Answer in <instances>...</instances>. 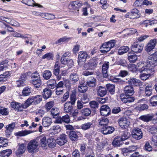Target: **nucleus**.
<instances>
[{"label": "nucleus", "instance_id": "1a4fd4ad", "mask_svg": "<svg viewBox=\"0 0 157 157\" xmlns=\"http://www.w3.org/2000/svg\"><path fill=\"white\" fill-rule=\"evenodd\" d=\"M139 12V11L137 9L135 8L132 10L131 12L127 13L126 17L131 19L138 18L140 17Z\"/></svg>", "mask_w": 157, "mask_h": 157}, {"label": "nucleus", "instance_id": "423d86ee", "mask_svg": "<svg viewBox=\"0 0 157 157\" xmlns=\"http://www.w3.org/2000/svg\"><path fill=\"white\" fill-rule=\"evenodd\" d=\"M27 149L29 153L37 152L39 150L38 143L36 140H31L28 144Z\"/></svg>", "mask_w": 157, "mask_h": 157}, {"label": "nucleus", "instance_id": "a18cd8bd", "mask_svg": "<svg viewBox=\"0 0 157 157\" xmlns=\"http://www.w3.org/2000/svg\"><path fill=\"white\" fill-rule=\"evenodd\" d=\"M47 84L49 87L53 89L56 86V81L55 79H51L48 81Z\"/></svg>", "mask_w": 157, "mask_h": 157}, {"label": "nucleus", "instance_id": "412c9836", "mask_svg": "<svg viewBox=\"0 0 157 157\" xmlns=\"http://www.w3.org/2000/svg\"><path fill=\"white\" fill-rule=\"evenodd\" d=\"M80 134V132H76L74 131H72L69 132V137L72 141H76L78 140V135Z\"/></svg>", "mask_w": 157, "mask_h": 157}, {"label": "nucleus", "instance_id": "b1692460", "mask_svg": "<svg viewBox=\"0 0 157 157\" xmlns=\"http://www.w3.org/2000/svg\"><path fill=\"white\" fill-rule=\"evenodd\" d=\"M43 93L44 98L45 99H47L51 97L52 92L50 89L46 88L44 89Z\"/></svg>", "mask_w": 157, "mask_h": 157}, {"label": "nucleus", "instance_id": "f257e3e1", "mask_svg": "<svg viewBox=\"0 0 157 157\" xmlns=\"http://www.w3.org/2000/svg\"><path fill=\"white\" fill-rule=\"evenodd\" d=\"M125 94H122L120 95L121 101L124 103H131L135 100V98L131 96L134 94L133 87L131 86H127L124 88Z\"/></svg>", "mask_w": 157, "mask_h": 157}, {"label": "nucleus", "instance_id": "e433bc0d", "mask_svg": "<svg viewBox=\"0 0 157 157\" xmlns=\"http://www.w3.org/2000/svg\"><path fill=\"white\" fill-rule=\"evenodd\" d=\"M12 153V151L11 149H6L0 152V156L1 157H8Z\"/></svg>", "mask_w": 157, "mask_h": 157}, {"label": "nucleus", "instance_id": "69168bd1", "mask_svg": "<svg viewBox=\"0 0 157 157\" xmlns=\"http://www.w3.org/2000/svg\"><path fill=\"white\" fill-rule=\"evenodd\" d=\"M151 76V74L150 73H144L141 74L140 75V78L141 79L143 80H145L147 79L149 77Z\"/></svg>", "mask_w": 157, "mask_h": 157}, {"label": "nucleus", "instance_id": "58836bf2", "mask_svg": "<svg viewBox=\"0 0 157 157\" xmlns=\"http://www.w3.org/2000/svg\"><path fill=\"white\" fill-rule=\"evenodd\" d=\"M98 93L99 95L102 97L106 95L107 91L105 88L100 86L98 87Z\"/></svg>", "mask_w": 157, "mask_h": 157}, {"label": "nucleus", "instance_id": "5fc2aeb1", "mask_svg": "<svg viewBox=\"0 0 157 157\" xmlns=\"http://www.w3.org/2000/svg\"><path fill=\"white\" fill-rule=\"evenodd\" d=\"M34 98V105H36L39 103L42 100V97L41 95H37L33 96Z\"/></svg>", "mask_w": 157, "mask_h": 157}, {"label": "nucleus", "instance_id": "052dcab7", "mask_svg": "<svg viewBox=\"0 0 157 157\" xmlns=\"http://www.w3.org/2000/svg\"><path fill=\"white\" fill-rule=\"evenodd\" d=\"M53 58V54L51 53H47L42 57L43 59H47L48 60H52Z\"/></svg>", "mask_w": 157, "mask_h": 157}, {"label": "nucleus", "instance_id": "9b49d317", "mask_svg": "<svg viewBox=\"0 0 157 157\" xmlns=\"http://www.w3.org/2000/svg\"><path fill=\"white\" fill-rule=\"evenodd\" d=\"M100 112L101 115L104 116H108L111 113V109L107 105H103L100 108Z\"/></svg>", "mask_w": 157, "mask_h": 157}, {"label": "nucleus", "instance_id": "603ef678", "mask_svg": "<svg viewBox=\"0 0 157 157\" xmlns=\"http://www.w3.org/2000/svg\"><path fill=\"white\" fill-rule=\"evenodd\" d=\"M10 75L9 72H6L3 73V74L1 75H0V82H4L7 79V78Z\"/></svg>", "mask_w": 157, "mask_h": 157}, {"label": "nucleus", "instance_id": "393cba45", "mask_svg": "<svg viewBox=\"0 0 157 157\" xmlns=\"http://www.w3.org/2000/svg\"><path fill=\"white\" fill-rule=\"evenodd\" d=\"M73 105L70 101H67L64 105V110L66 113H71L73 109Z\"/></svg>", "mask_w": 157, "mask_h": 157}, {"label": "nucleus", "instance_id": "3c124183", "mask_svg": "<svg viewBox=\"0 0 157 157\" xmlns=\"http://www.w3.org/2000/svg\"><path fill=\"white\" fill-rule=\"evenodd\" d=\"M145 93L146 96L149 97L151 96L152 94V87L150 86H147L145 88Z\"/></svg>", "mask_w": 157, "mask_h": 157}, {"label": "nucleus", "instance_id": "dca6fc26", "mask_svg": "<svg viewBox=\"0 0 157 157\" xmlns=\"http://www.w3.org/2000/svg\"><path fill=\"white\" fill-rule=\"evenodd\" d=\"M10 105L12 108H13L17 111H22L23 109H25L23 104L16 102H12L10 103Z\"/></svg>", "mask_w": 157, "mask_h": 157}, {"label": "nucleus", "instance_id": "37998d69", "mask_svg": "<svg viewBox=\"0 0 157 157\" xmlns=\"http://www.w3.org/2000/svg\"><path fill=\"white\" fill-rule=\"evenodd\" d=\"M41 17L47 19L53 20L55 18L54 15L51 13H42Z\"/></svg>", "mask_w": 157, "mask_h": 157}, {"label": "nucleus", "instance_id": "c03bdc74", "mask_svg": "<svg viewBox=\"0 0 157 157\" xmlns=\"http://www.w3.org/2000/svg\"><path fill=\"white\" fill-rule=\"evenodd\" d=\"M59 112L58 109L56 108H52L51 110V114L54 118H56L59 116Z\"/></svg>", "mask_w": 157, "mask_h": 157}, {"label": "nucleus", "instance_id": "bf43d9fd", "mask_svg": "<svg viewBox=\"0 0 157 157\" xmlns=\"http://www.w3.org/2000/svg\"><path fill=\"white\" fill-rule=\"evenodd\" d=\"M130 135V133L128 132H124L121 134V138L123 141L124 140L129 137Z\"/></svg>", "mask_w": 157, "mask_h": 157}, {"label": "nucleus", "instance_id": "338daca9", "mask_svg": "<svg viewBox=\"0 0 157 157\" xmlns=\"http://www.w3.org/2000/svg\"><path fill=\"white\" fill-rule=\"evenodd\" d=\"M123 31H125L126 33H127V35L129 34H132L135 33L137 32V30L134 29L129 28L123 30Z\"/></svg>", "mask_w": 157, "mask_h": 157}, {"label": "nucleus", "instance_id": "a211bd4d", "mask_svg": "<svg viewBox=\"0 0 157 157\" xmlns=\"http://www.w3.org/2000/svg\"><path fill=\"white\" fill-rule=\"evenodd\" d=\"M128 82L129 84L136 86L141 87L143 84L140 80L135 78H130Z\"/></svg>", "mask_w": 157, "mask_h": 157}, {"label": "nucleus", "instance_id": "c85d7f7f", "mask_svg": "<svg viewBox=\"0 0 157 157\" xmlns=\"http://www.w3.org/2000/svg\"><path fill=\"white\" fill-rule=\"evenodd\" d=\"M95 79L93 77L89 78L86 82V85L90 87H94L95 86Z\"/></svg>", "mask_w": 157, "mask_h": 157}, {"label": "nucleus", "instance_id": "864d4df0", "mask_svg": "<svg viewBox=\"0 0 157 157\" xmlns=\"http://www.w3.org/2000/svg\"><path fill=\"white\" fill-rule=\"evenodd\" d=\"M40 142L42 147L46 148L47 147V139L45 137H40Z\"/></svg>", "mask_w": 157, "mask_h": 157}, {"label": "nucleus", "instance_id": "473e14b6", "mask_svg": "<svg viewBox=\"0 0 157 157\" xmlns=\"http://www.w3.org/2000/svg\"><path fill=\"white\" fill-rule=\"evenodd\" d=\"M33 132L30 130H25L24 131H21L16 132L15 135L17 136H23L29 134Z\"/></svg>", "mask_w": 157, "mask_h": 157}, {"label": "nucleus", "instance_id": "79ce46f5", "mask_svg": "<svg viewBox=\"0 0 157 157\" xmlns=\"http://www.w3.org/2000/svg\"><path fill=\"white\" fill-rule=\"evenodd\" d=\"M129 50V48L127 46L121 47L118 50V53L119 55H122L126 53Z\"/></svg>", "mask_w": 157, "mask_h": 157}, {"label": "nucleus", "instance_id": "de8ad7c7", "mask_svg": "<svg viewBox=\"0 0 157 157\" xmlns=\"http://www.w3.org/2000/svg\"><path fill=\"white\" fill-rule=\"evenodd\" d=\"M87 89V87L84 84H80L78 87V91L81 93L85 92Z\"/></svg>", "mask_w": 157, "mask_h": 157}, {"label": "nucleus", "instance_id": "a878e982", "mask_svg": "<svg viewBox=\"0 0 157 157\" xmlns=\"http://www.w3.org/2000/svg\"><path fill=\"white\" fill-rule=\"evenodd\" d=\"M153 117V116L150 114L141 116L139 119L144 122H148L151 121Z\"/></svg>", "mask_w": 157, "mask_h": 157}, {"label": "nucleus", "instance_id": "f704fd0d", "mask_svg": "<svg viewBox=\"0 0 157 157\" xmlns=\"http://www.w3.org/2000/svg\"><path fill=\"white\" fill-rule=\"evenodd\" d=\"M123 141L120 137L117 138L116 137L113 140L112 144L114 146H119L122 144Z\"/></svg>", "mask_w": 157, "mask_h": 157}, {"label": "nucleus", "instance_id": "aec40b11", "mask_svg": "<svg viewBox=\"0 0 157 157\" xmlns=\"http://www.w3.org/2000/svg\"><path fill=\"white\" fill-rule=\"evenodd\" d=\"M15 126V124L14 123H12L9 124L6 127L5 131L6 135L7 137L9 136L11 134V132L13 131Z\"/></svg>", "mask_w": 157, "mask_h": 157}, {"label": "nucleus", "instance_id": "4c0bfd02", "mask_svg": "<svg viewBox=\"0 0 157 157\" xmlns=\"http://www.w3.org/2000/svg\"><path fill=\"white\" fill-rule=\"evenodd\" d=\"M98 122L100 125L104 127L105 126L108 125L109 121L107 118L101 117L99 119Z\"/></svg>", "mask_w": 157, "mask_h": 157}, {"label": "nucleus", "instance_id": "2f4dec72", "mask_svg": "<svg viewBox=\"0 0 157 157\" xmlns=\"http://www.w3.org/2000/svg\"><path fill=\"white\" fill-rule=\"evenodd\" d=\"M33 103L34 104V98L33 96L30 97L26 100L25 102L23 104V107L25 109Z\"/></svg>", "mask_w": 157, "mask_h": 157}, {"label": "nucleus", "instance_id": "4468645a", "mask_svg": "<svg viewBox=\"0 0 157 157\" xmlns=\"http://www.w3.org/2000/svg\"><path fill=\"white\" fill-rule=\"evenodd\" d=\"M118 122L121 128H126L129 126V122L125 117L120 118L118 119Z\"/></svg>", "mask_w": 157, "mask_h": 157}, {"label": "nucleus", "instance_id": "6ab92c4d", "mask_svg": "<svg viewBox=\"0 0 157 157\" xmlns=\"http://www.w3.org/2000/svg\"><path fill=\"white\" fill-rule=\"evenodd\" d=\"M67 141V136L65 134H62L57 139L56 142L59 145L62 146L64 145Z\"/></svg>", "mask_w": 157, "mask_h": 157}, {"label": "nucleus", "instance_id": "774afa93", "mask_svg": "<svg viewBox=\"0 0 157 157\" xmlns=\"http://www.w3.org/2000/svg\"><path fill=\"white\" fill-rule=\"evenodd\" d=\"M9 110L7 108L0 109V114L3 116H6L9 114Z\"/></svg>", "mask_w": 157, "mask_h": 157}, {"label": "nucleus", "instance_id": "6e6d98bb", "mask_svg": "<svg viewBox=\"0 0 157 157\" xmlns=\"http://www.w3.org/2000/svg\"><path fill=\"white\" fill-rule=\"evenodd\" d=\"M150 102L153 106H155L157 105V95L152 96L150 100Z\"/></svg>", "mask_w": 157, "mask_h": 157}, {"label": "nucleus", "instance_id": "0e129e2a", "mask_svg": "<svg viewBox=\"0 0 157 157\" xmlns=\"http://www.w3.org/2000/svg\"><path fill=\"white\" fill-rule=\"evenodd\" d=\"M54 102L53 101H52L47 102L45 105V107L47 111H49L54 106Z\"/></svg>", "mask_w": 157, "mask_h": 157}, {"label": "nucleus", "instance_id": "bb28decb", "mask_svg": "<svg viewBox=\"0 0 157 157\" xmlns=\"http://www.w3.org/2000/svg\"><path fill=\"white\" fill-rule=\"evenodd\" d=\"M21 2L29 6H38L40 8L42 7L41 5H38L37 4L34 3L33 0H22Z\"/></svg>", "mask_w": 157, "mask_h": 157}, {"label": "nucleus", "instance_id": "5701e85b", "mask_svg": "<svg viewBox=\"0 0 157 157\" xmlns=\"http://www.w3.org/2000/svg\"><path fill=\"white\" fill-rule=\"evenodd\" d=\"M60 127L58 125H55L49 130L50 133L52 134H56L60 132Z\"/></svg>", "mask_w": 157, "mask_h": 157}, {"label": "nucleus", "instance_id": "f8f14e48", "mask_svg": "<svg viewBox=\"0 0 157 157\" xmlns=\"http://www.w3.org/2000/svg\"><path fill=\"white\" fill-rule=\"evenodd\" d=\"M143 44H138L137 43H134L131 47L132 51L136 53H140L143 49Z\"/></svg>", "mask_w": 157, "mask_h": 157}, {"label": "nucleus", "instance_id": "49530a36", "mask_svg": "<svg viewBox=\"0 0 157 157\" xmlns=\"http://www.w3.org/2000/svg\"><path fill=\"white\" fill-rule=\"evenodd\" d=\"M52 75V73L49 70L44 71L43 73V78L46 80L49 79Z\"/></svg>", "mask_w": 157, "mask_h": 157}, {"label": "nucleus", "instance_id": "a19ab883", "mask_svg": "<svg viewBox=\"0 0 157 157\" xmlns=\"http://www.w3.org/2000/svg\"><path fill=\"white\" fill-rule=\"evenodd\" d=\"M82 115L85 117L90 116L91 113L90 109L88 108H84L82 109L80 111Z\"/></svg>", "mask_w": 157, "mask_h": 157}, {"label": "nucleus", "instance_id": "c9c22d12", "mask_svg": "<svg viewBox=\"0 0 157 157\" xmlns=\"http://www.w3.org/2000/svg\"><path fill=\"white\" fill-rule=\"evenodd\" d=\"M60 66L59 63L57 62L54 66V69L53 71V74L56 76H58L59 73Z\"/></svg>", "mask_w": 157, "mask_h": 157}, {"label": "nucleus", "instance_id": "72a5a7b5", "mask_svg": "<svg viewBox=\"0 0 157 157\" xmlns=\"http://www.w3.org/2000/svg\"><path fill=\"white\" fill-rule=\"evenodd\" d=\"M19 145V147L16 151L17 154L20 155L23 154L25 151V146L24 144H22Z\"/></svg>", "mask_w": 157, "mask_h": 157}, {"label": "nucleus", "instance_id": "e2e57ef3", "mask_svg": "<svg viewBox=\"0 0 157 157\" xmlns=\"http://www.w3.org/2000/svg\"><path fill=\"white\" fill-rule=\"evenodd\" d=\"M6 140L5 138L0 137V147H6L7 145Z\"/></svg>", "mask_w": 157, "mask_h": 157}, {"label": "nucleus", "instance_id": "9d476101", "mask_svg": "<svg viewBox=\"0 0 157 157\" xmlns=\"http://www.w3.org/2000/svg\"><path fill=\"white\" fill-rule=\"evenodd\" d=\"M80 150L82 155L94 153L92 149L89 147H86V145L85 144H81Z\"/></svg>", "mask_w": 157, "mask_h": 157}, {"label": "nucleus", "instance_id": "13d9d810", "mask_svg": "<svg viewBox=\"0 0 157 157\" xmlns=\"http://www.w3.org/2000/svg\"><path fill=\"white\" fill-rule=\"evenodd\" d=\"M91 122H87L82 124L81 125V128L84 130H86L90 129L92 125Z\"/></svg>", "mask_w": 157, "mask_h": 157}, {"label": "nucleus", "instance_id": "4d7b16f0", "mask_svg": "<svg viewBox=\"0 0 157 157\" xmlns=\"http://www.w3.org/2000/svg\"><path fill=\"white\" fill-rule=\"evenodd\" d=\"M31 93V89L26 87L23 89L22 91V94L24 96H27L29 95Z\"/></svg>", "mask_w": 157, "mask_h": 157}, {"label": "nucleus", "instance_id": "ddd939ff", "mask_svg": "<svg viewBox=\"0 0 157 157\" xmlns=\"http://www.w3.org/2000/svg\"><path fill=\"white\" fill-rule=\"evenodd\" d=\"M155 42L156 40H151L145 47V50L149 54H150L151 52L153 51L155 46Z\"/></svg>", "mask_w": 157, "mask_h": 157}, {"label": "nucleus", "instance_id": "2eb2a0df", "mask_svg": "<svg viewBox=\"0 0 157 157\" xmlns=\"http://www.w3.org/2000/svg\"><path fill=\"white\" fill-rule=\"evenodd\" d=\"M114 130L115 128L113 127L107 125L101 128V132L104 135H107L113 133Z\"/></svg>", "mask_w": 157, "mask_h": 157}, {"label": "nucleus", "instance_id": "c756f323", "mask_svg": "<svg viewBox=\"0 0 157 157\" xmlns=\"http://www.w3.org/2000/svg\"><path fill=\"white\" fill-rule=\"evenodd\" d=\"M128 56V59L131 63H134L137 59V56L133 53L129 52Z\"/></svg>", "mask_w": 157, "mask_h": 157}, {"label": "nucleus", "instance_id": "f03ea898", "mask_svg": "<svg viewBox=\"0 0 157 157\" xmlns=\"http://www.w3.org/2000/svg\"><path fill=\"white\" fill-rule=\"evenodd\" d=\"M98 58L93 57L87 63L84 64L83 68L86 70H94L97 67L98 63Z\"/></svg>", "mask_w": 157, "mask_h": 157}, {"label": "nucleus", "instance_id": "f3484780", "mask_svg": "<svg viewBox=\"0 0 157 157\" xmlns=\"http://www.w3.org/2000/svg\"><path fill=\"white\" fill-rule=\"evenodd\" d=\"M82 5V2L80 1L71 2L69 5V7L73 10H77L81 7Z\"/></svg>", "mask_w": 157, "mask_h": 157}, {"label": "nucleus", "instance_id": "ea45409f", "mask_svg": "<svg viewBox=\"0 0 157 157\" xmlns=\"http://www.w3.org/2000/svg\"><path fill=\"white\" fill-rule=\"evenodd\" d=\"M70 79L73 83H75L78 80L79 77L76 73H73L70 75Z\"/></svg>", "mask_w": 157, "mask_h": 157}, {"label": "nucleus", "instance_id": "4be33fe9", "mask_svg": "<svg viewBox=\"0 0 157 157\" xmlns=\"http://www.w3.org/2000/svg\"><path fill=\"white\" fill-rule=\"evenodd\" d=\"M109 62H105L102 66V74L104 78H107L108 76L107 70L109 67Z\"/></svg>", "mask_w": 157, "mask_h": 157}, {"label": "nucleus", "instance_id": "09e8293b", "mask_svg": "<svg viewBox=\"0 0 157 157\" xmlns=\"http://www.w3.org/2000/svg\"><path fill=\"white\" fill-rule=\"evenodd\" d=\"M72 94L70 96V100L69 101L71 102V104L74 105L76 100V95L75 90H73Z\"/></svg>", "mask_w": 157, "mask_h": 157}, {"label": "nucleus", "instance_id": "39448f33", "mask_svg": "<svg viewBox=\"0 0 157 157\" xmlns=\"http://www.w3.org/2000/svg\"><path fill=\"white\" fill-rule=\"evenodd\" d=\"M115 40H112L109 41L103 44L100 47L101 52L105 53L108 52L110 49L113 48L115 44Z\"/></svg>", "mask_w": 157, "mask_h": 157}, {"label": "nucleus", "instance_id": "8fccbe9b", "mask_svg": "<svg viewBox=\"0 0 157 157\" xmlns=\"http://www.w3.org/2000/svg\"><path fill=\"white\" fill-rule=\"evenodd\" d=\"M107 90L111 94H113L115 92V86L113 84H108L106 85Z\"/></svg>", "mask_w": 157, "mask_h": 157}, {"label": "nucleus", "instance_id": "0eeeda50", "mask_svg": "<svg viewBox=\"0 0 157 157\" xmlns=\"http://www.w3.org/2000/svg\"><path fill=\"white\" fill-rule=\"evenodd\" d=\"M87 56V53L85 51H82L79 52L78 63L80 67H81L84 64Z\"/></svg>", "mask_w": 157, "mask_h": 157}, {"label": "nucleus", "instance_id": "cd10ccee", "mask_svg": "<svg viewBox=\"0 0 157 157\" xmlns=\"http://www.w3.org/2000/svg\"><path fill=\"white\" fill-rule=\"evenodd\" d=\"M52 123V119L49 117H45L42 119V124L44 127L49 126Z\"/></svg>", "mask_w": 157, "mask_h": 157}, {"label": "nucleus", "instance_id": "20e7f679", "mask_svg": "<svg viewBox=\"0 0 157 157\" xmlns=\"http://www.w3.org/2000/svg\"><path fill=\"white\" fill-rule=\"evenodd\" d=\"M31 83L33 84L36 88H38L40 87L42 84V82L38 73L36 72L32 73L31 75Z\"/></svg>", "mask_w": 157, "mask_h": 157}, {"label": "nucleus", "instance_id": "680f3d73", "mask_svg": "<svg viewBox=\"0 0 157 157\" xmlns=\"http://www.w3.org/2000/svg\"><path fill=\"white\" fill-rule=\"evenodd\" d=\"M12 35L15 37H20L25 39H27L28 38L26 35H22L16 32H14Z\"/></svg>", "mask_w": 157, "mask_h": 157}, {"label": "nucleus", "instance_id": "7ed1b4c3", "mask_svg": "<svg viewBox=\"0 0 157 157\" xmlns=\"http://www.w3.org/2000/svg\"><path fill=\"white\" fill-rule=\"evenodd\" d=\"M147 64V66L152 69L157 66V52H155L148 57Z\"/></svg>", "mask_w": 157, "mask_h": 157}, {"label": "nucleus", "instance_id": "6e6552de", "mask_svg": "<svg viewBox=\"0 0 157 157\" xmlns=\"http://www.w3.org/2000/svg\"><path fill=\"white\" fill-rule=\"evenodd\" d=\"M132 135L134 138L137 140H140L143 137V133L140 129L136 128L132 130Z\"/></svg>", "mask_w": 157, "mask_h": 157}, {"label": "nucleus", "instance_id": "7c9ffc66", "mask_svg": "<svg viewBox=\"0 0 157 157\" xmlns=\"http://www.w3.org/2000/svg\"><path fill=\"white\" fill-rule=\"evenodd\" d=\"M48 147L51 148H53L56 147V140L52 137H50L47 141Z\"/></svg>", "mask_w": 157, "mask_h": 157}]
</instances>
